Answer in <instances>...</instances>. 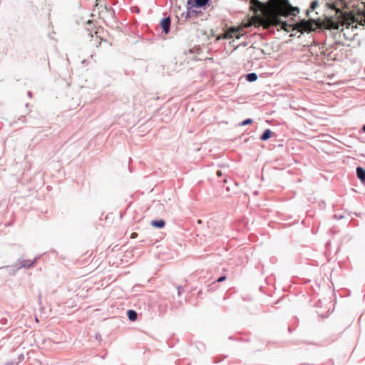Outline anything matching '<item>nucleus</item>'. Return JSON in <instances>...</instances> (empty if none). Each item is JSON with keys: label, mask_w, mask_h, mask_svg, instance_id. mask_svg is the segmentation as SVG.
Returning a JSON list of instances; mask_svg holds the SVG:
<instances>
[{"label": "nucleus", "mask_w": 365, "mask_h": 365, "mask_svg": "<svg viewBox=\"0 0 365 365\" xmlns=\"http://www.w3.org/2000/svg\"><path fill=\"white\" fill-rule=\"evenodd\" d=\"M348 6L344 0V26L346 29H356L358 25H365V1H356L352 6V9L347 11Z\"/></svg>", "instance_id": "obj_1"}, {"label": "nucleus", "mask_w": 365, "mask_h": 365, "mask_svg": "<svg viewBox=\"0 0 365 365\" xmlns=\"http://www.w3.org/2000/svg\"><path fill=\"white\" fill-rule=\"evenodd\" d=\"M277 10L279 15L287 18L290 16H296L300 11L298 6H292L289 0H270Z\"/></svg>", "instance_id": "obj_2"}, {"label": "nucleus", "mask_w": 365, "mask_h": 365, "mask_svg": "<svg viewBox=\"0 0 365 365\" xmlns=\"http://www.w3.org/2000/svg\"><path fill=\"white\" fill-rule=\"evenodd\" d=\"M339 4H342V0H334L331 2H327V6L329 9L335 11L336 12V14H340V10L338 8V6ZM329 27L331 30H339L340 26H342V20L341 19V16H339L337 20H334L333 19H330L328 21Z\"/></svg>", "instance_id": "obj_3"}, {"label": "nucleus", "mask_w": 365, "mask_h": 365, "mask_svg": "<svg viewBox=\"0 0 365 365\" xmlns=\"http://www.w3.org/2000/svg\"><path fill=\"white\" fill-rule=\"evenodd\" d=\"M319 26L317 21L313 18L299 19L296 24V29L300 31L302 34L310 33L315 29V26Z\"/></svg>", "instance_id": "obj_4"}, {"label": "nucleus", "mask_w": 365, "mask_h": 365, "mask_svg": "<svg viewBox=\"0 0 365 365\" xmlns=\"http://www.w3.org/2000/svg\"><path fill=\"white\" fill-rule=\"evenodd\" d=\"M188 5L195 9L206 10L210 6L211 0H187Z\"/></svg>", "instance_id": "obj_5"}, {"label": "nucleus", "mask_w": 365, "mask_h": 365, "mask_svg": "<svg viewBox=\"0 0 365 365\" xmlns=\"http://www.w3.org/2000/svg\"><path fill=\"white\" fill-rule=\"evenodd\" d=\"M160 26L165 34H168L170 31L171 18L170 16L163 17L160 21Z\"/></svg>", "instance_id": "obj_6"}, {"label": "nucleus", "mask_w": 365, "mask_h": 365, "mask_svg": "<svg viewBox=\"0 0 365 365\" xmlns=\"http://www.w3.org/2000/svg\"><path fill=\"white\" fill-rule=\"evenodd\" d=\"M38 257H35L32 261L26 260V259H22L20 262L19 264H16V269H19L21 268H25L29 269L33 265H34L36 263Z\"/></svg>", "instance_id": "obj_7"}, {"label": "nucleus", "mask_w": 365, "mask_h": 365, "mask_svg": "<svg viewBox=\"0 0 365 365\" xmlns=\"http://www.w3.org/2000/svg\"><path fill=\"white\" fill-rule=\"evenodd\" d=\"M165 224V221L163 219H155L150 222V225L158 229L163 228Z\"/></svg>", "instance_id": "obj_8"}, {"label": "nucleus", "mask_w": 365, "mask_h": 365, "mask_svg": "<svg viewBox=\"0 0 365 365\" xmlns=\"http://www.w3.org/2000/svg\"><path fill=\"white\" fill-rule=\"evenodd\" d=\"M274 133L269 128L265 129L259 137L261 141H267L273 135Z\"/></svg>", "instance_id": "obj_9"}, {"label": "nucleus", "mask_w": 365, "mask_h": 365, "mask_svg": "<svg viewBox=\"0 0 365 365\" xmlns=\"http://www.w3.org/2000/svg\"><path fill=\"white\" fill-rule=\"evenodd\" d=\"M127 317L128 319L131 322H135L137 320L138 318V313L134 309H128L127 311Z\"/></svg>", "instance_id": "obj_10"}, {"label": "nucleus", "mask_w": 365, "mask_h": 365, "mask_svg": "<svg viewBox=\"0 0 365 365\" xmlns=\"http://www.w3.org/2000/svg\"><path fill=\"white\" fill-rule=\"evenodd\" d=\"M356 175L358 178L362 182H365V170L361 167L356 168Z\"/></svg>", "instance_id": "obj_11"}, {"label": "nucleus", "mask_w": 365, "mask_h": 365, "mask_svg": "<svg viewBox=\"0 0 365 365\" xmlns=\"http://www.w3.org/2000/svg\"><path fill=\"white\" fill-rule=\"evenodd\" d=\"M257 74L256 73L252 72L246 74L245 79L248 82L252 83L257 80Z\"/></svg>", "instance_id": "obj_12"}, {"label": "nucleus", "mask_w": 365, "mask_h": 365, "mask_svg": "<svg viewBox=\"0 0 365 365\" xmlns=\"http://www.w3.org/2000/svg\"><path fill=\"white\" fill-rule=\"evenodd\" d=\"M194 8L195 7H191L190 6H189L188 2H187V4H186L187 11L185 13L182 14V16H185L186 20L189 19H192L191 14H190V9H194Z\"/></svg>", "instance_id": "obj_13"}, {"label": "nucleus", "mask_w": 365, "mask_h": 365, "mask_svg": "<svg viewBox=\"0 0 365 365\" xmlns=\"http://www.w3.org/2000/svg\"><path fill=\"white\" fill-rule=\"evenodd\" d=\"M190 14H191L192 18V17L197 18L200 15H201L202 13L201 10H197V9L194 8V9H190Z\"/></svg>", "instance_id": "obj_14"}, {"label": "nucleus", "mask_w": 365, "mask_h": 365, "mask_svg": "<svg viewBox=\"0 0 365 365\" xmlns=\"http://www.w3.org/2000/svg\"><path fill=\"white\" fill-rule=\"evenodd\" d=\"M253 123L252 118H247L241 122L239 123V126H245L250 124H252Z\"/></svg>", "instance_id": "obj_15"}, {"label": "nucleus", "mask_w": 365, "mask_h": 365, "mask_svg": "<svg viewBox=\"0 0 365 365\" xmlns=\"http://www.w3.org/2000/svg\"><path fill=\"white\" fill-rule=\"evenodd\" d=\"M319 6V1L317 0H314L310 3L309 9L312 11L316 9V8Z\"/></svg>", "instance_id": "obj_16"}, {"label": "nucleus", "mask_w": 365, "mask_h": 365, "mask_svg": "<svg viewBox=\"0 0 365 365\" xmlns=\"http://www.w3.org/2000/svg\"><path fill=\"white\" fill-rule=\"evenodd\" d=\"M232 38V36L230 34L220 35V36H217L216 41H218L222 38Z\"/></svg>", "instance_id": "obj_17"}, {"label": "nucleus", "mask_w": 365, "mask_h": 365, "mask_svg": "<svg viewBox=\"0 0 365 365\" xmlns=\"http://www.w3.org/2000/svg\"><path fill=\"white\" fill-rule=\"evenodd\" d=\"M8 319L7 317H0V324L2 325V326H5L8 324Z\"/></svg>", "instance_id": "obj_18"}, {"label": "nucleus", "mask_w": 365, "mask_h": 365, "mask_svg": "<svg viewBox=\"0 0 365 365\" xmlns=\"http://www.w3.org/2000/svg\"><path fill=\"white\" fill-rule=\"evenodd\" d=\"M176 289H177V290H178V297H180V296H181V294H182V290H183L182 287V286H180V285H178V286L176 287Z\"/></svg>", "instance_id": "obj_19"}, {"label": "nucleus", "mask_w": 365, "mask_h": 365, "mask_svg": "<svg viewBox=\"0 0 365 365\" xmlns=\"http://www.w3.org/2000/svg\"><path fill=\"white\" fill-rule=\"evenodd\" d=\"M282 28H283L284 29H286V30L288 29V27H290V26H291V25H290L289 24H288V23H287V21H282Z\"/></svg>", "instance_id": "obj_20"}, {"label": "nucleus", "mask_w": 365, "mask_h": 365, "mask_svg": "<svg viewBox=\"0 0 365 365\" xmlns=\"http://www.w3.org/2000/svg\"><path fill=\"white\" fill-rule=\"evenodd\" d=\"M227 277L226 275H222L220 276V277L217 278V279L216 280L217 282H224L225 279H226Z\"/></svg>", "instance_id": "obj_21"}, {"label": "nucleus", "mask_w": 365, "mask_h": 365, "mask_svg": "<svg viewBox=\"0 0 365 365\" xmlns=\"http://www.w3.org/2000/svg\"><path fill=\"white\" fill-rule=\"evenodd\" d=\"M213 36H215V31L212 29H211L210 35L207 36V38L210 39Z\"/></svg>", "instance_id": "obj_22"}, {"label": "nucleus", "mask_w": 365, "mask_h": 365, "mask_svg": "<svg viewBox=\"0 0 365 365\" xmlns=\"http://www.w3.org/2000/svg\"><path fill=\"white\" fill-rule=\"evenodd\" d=\"M5 365H16V363L13 361H8L5 363Z\"/></svg>", "instance_id": "obj_23"}, {"label": "nucleus", "mask_w": 365, "mask_h": 365, "mask_svg": "<svg viewBox=\"0 0 365 365\" xmlns=\"http://www.w3.org/2000/svg\"><path fill=\"white\" fill-rule=\"evenodd\" d=\"M311 11H312V10L309 8L308 9H307V10H306V11H305V15H306L307 16H308L309 15V14H310V12H311Z\"/></svg>", "instance_id": "obj_24"}, {"label": "nucleus", "mask_w": 365, "mask_h": 365, "mask_svg": "<svg viewBox=\"0 0 365 365\" xmlns=\"http://www.w3.org/2000/svg\"><path fill=\"white\" fill-rule=\"evenodd\" d=\"M96 339L97 340H100V339H101V334H96Z\"/></svg>", "instance_id": "obj_25"}, {"label": "nucleus", "mask_w": 365, "mask_h": 365, "mask_svg": "<svg viewBox=\"0 0 365 365\" xmlns=\"http://www.w3.org/2000/svg\"><path fill=\"white\" fill-rule=\"evenodd\" d=\"M136 236H137V233H135V232H133V233H132V235H131V237H132V238H134V237H135Z\"/></svg>", "instance_id": "obj_26"}, {"label": "nucleus", "mask_w": 365, "mask_h": 365, "mask_svg": "<svg viewBox=\"0 0 365 365\" xmlns=\"http://www.w3.org/2000/svg\"><path fill=\"white\" fill-rule=\"evenodd\" d=\"M28 96L31 98L32 97V92L31 91H28L27 93Z\"/></svg>", "instance_id": "obj_27"}, {"label": "nucleus", "mask_w": 365, "mask_h": 365, "mask_svg": "<svg viewBox=\"0 0 365 365\" xmlns=\"http://www.w3.org/2000/svg\"><path fill=\"white\" fill-rule=\"evenodd\" d=\"M362 130H363L364 132H365V125H363Z\"/></svg>", "instance_id": "obj_28"}, {"label": "nucleus", "mask_w": 365, "mask_h": 365, "mask_svg": "<svg viewBox=\"0 0 365 365\" xmlns=\"http://www.w3.org/2000/svg\"><path fill=\"white\" fill-rule=\"evenodd\" d=\"M217 173V175H221V171L220 170H218Z\"/></svg>", "instance_id": "obj_29"}, {"label": "nucleus", "mask_w": 365, "mask_h": 365, "mask_svg": "<svg viewBox=\"0 0 365 365\" xmlns=\"http://www.w3.org/2000/svg\"><path fill=\"white\" fill-rule=\"evenodd\" d=\"M20 359H24V354H21V356H19Z\"/></svg>", "instance_id": "obj_30"}, {"label": "nucleus", "mask_w": 365, "mask_h": 365, "mask_svg": "<svg viewBox=\"0 0 365 365\" xmlns=\"http://www.w3.org/2000/svg\"><path fill=\"white\" fill-rule=\"evenodd\" d=\"M20 359H24V354H21V356H19Z\"/></svg>", "instance_id": "obj_31"}, {"label": "nucleus", "mask_w": 365, "mask_h": 365, "mask_svg": "<svg viewBox=\"0 0 365 365\" xmlns=\"http://www.w3.org/2000/svg\"><path fill=\"white\" fill-rule=\"evenodd\" d=\"M339 219H342V215L339 216Z\"/></svg>", "instance_id": "obj_32"}]
</instances>
